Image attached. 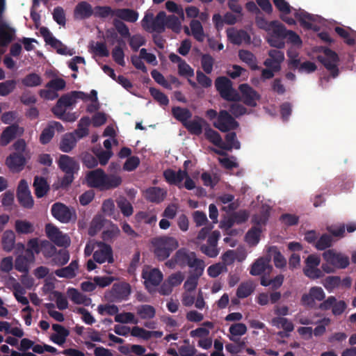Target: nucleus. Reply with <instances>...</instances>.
<instances>
[{
    "instance_id": "obj_38",
    "label": "nucleus",
    "mask_w": 356,
    "mask_h": 356,
    "mask_svg": "<svg viewBox=\"0 0 356 356\" xmlns=\"http://www.w3.org/2000/svg\"><path fill=\"white\" fill-rule=\"evenodd\" d=\"M269 258L273 257L276 268H282L286 266V261L276 246L270 247L268 249Z\"/></svg>"
},
{
    "instance_id": "obj_23",
    "label": "nucleus",
    "mask_w": 356,
    "mask_h": 356,
    "mask_svg": "<svg viewBox=\"0 0 356 356\" xmlns=\"http://www.w3.org/2000/svg\"><path fill=\"white\" fill-rule=\"evenodd\" d=\"M208 123L201 117L195 116L192 120H188L187 122L184 123V127L188 131L195 136H200L202 133L203 127H207Z\"/></svg>"
},
{
    "instance_id": "obj_43",
    "label": "nucleus",
    "mask_w": 356,
    "mask_h": 356,
    "mask_svg": "<svg viewBox=\"0 0 356 356\" xmlns=\"http://www.w3.org/2000/svg\"><path fill=\"white\" fill-rule=\"evenodd\" d=\"M204 136L206 139L213 143L214 145L221 147L222 145V138L220 134L211 129L209 125L204 127Z\"/></svg>"
},
{
    "instance_id": "obj_50",
    "label": "nucleus",
    "mask_w": 356,
    "mask_h": 356,
    "mask_svg": "<svg viewBox=\"0 0 356 356\" xmlns=\"http://www.w3.org/2000/svg\"><path fill=\"white\" fill-rule=\"evenodd\" d=\"M270 213L268 209L262 210L259 213L252 216L251 222L254 224L253 227H259L261 228L262 225H266Z\"/></svg>"
},
{
    "instance_id": "obj_8",
    "label": "nucleus",
    "mask_w": 356,
    "mask_h": 356,
    "mask_svg": "<svg viewBox=\"0 0 356 356\" xmlns=\"http://www.w3.org/2000/svg\"><path fill=\"white\" fill-rule=\"evenodd\" d=\"M213 127L222 132H228L238 127V122L226 110H220L217 120L213 123Z\"/></svg>"
},
{
    "instance_id": "obj_20",
    "label": "nucleus",
    "mask_w": 356,
    "mask_h": 356,
    "mask_svg": "<svg viewBox=\"0 0 356 356\" xmlns=\"http://www.w3.org/2000/svg\"><path fill=\"white\" fill-rule=\"evenodd\" d=\"M23 133L24 128L19 127L16 124H11L3 131L0 138V143L2 146H6L17 136H22Z\"/></svg>"
},
{
    "instance_id": "obj_19",
    "label": "nucleus",
    "mask_w": 356,
    "mask_h": 356,
    "mask_svg": "<svg viewBox=\"0 0 356 356\" xmlns=\"http://www.w3.org/2000/svg\"><path fill=\"white\" fill-rule=\"evenodd\" d=\"M100 249L93 253V259L99 264H103L106 261L108 263L113 262V250L110 245L104 242L99 243Z\"/></svg>"
},
{
    "instance_id": "obj_40",
    "label": "nucleus",
    "mask_w": 356,
    "mask_h": 356,
    "mask_svg": "<svg viewBox=\"0 0 356 356\" xmlns=\"http://www.w3.org/2000/svg\"><path fill=\"white\" fill-rule=\"evenodd\" d=\"M238 57L243 62L247 63L252 70L259 69V66L257 64V58L250 51L240 50L238 51Z\"/></svg>"
},
{
    "instance_id": "obj_45",
    "label": "nucleus",
    "mask_w": 356,
    "mask_h": 356,
    "mask_svg": "<svg viewBox=\"0 0 356 356\" xmlns=\"http://www.w3.org/2000/svg\"><path fill=\"white\" fill-rule=\"evenodd\" d=\"M270 31L269 35L278 36L280 38H286L287 31L285 26L277 20L270 22Z\"/></svg>"
},
{
    "instance_id": "obj_24",
    "label": "nucleus",
    "mask_w": 356,
    "mask_h": 356,
    "mask_svg": "<svg viewBox=\"0 0 356 356\" xmlns=\"http://www.w3.org/2000/svg\"><path fill=\"white\" fill-rule=\"evenodd\" d=\"M270 258L268 257H260L257 259L251 266L250 273L252 275H260L266 270L270 271L273 269L270 264Z\"/></svg>"
},
{
    "instance_id": "obj_17",
    "label": "nucleus",
    "mask_w": 356,
    "mask_h": 356,
    "mask_svg": "<svg viewBox=\"0 0 356 356\" xmlns=\"http://www.w3.org/2000/svg\"><path fill=\"white\" fill-rule=\"evenodd\" d=\"M268 58L264 60V65L275 72H280L281 70V65L284 60V52L277 49H270L268 51Z\"/></svg>"
},
{
    "instance_id": "obj_64",
    "label": "nucleus",
    "mask_w": 356,
    "mask_h": 356,
    "mask_svg": "<svg viewBox=\"0 0 356 356\" xmlns=\"http://www.w3.org/2000/svg\"><path fill=\"white\" fill-rule=\"evenodd\" d=\"M104 226V220L101 217H95L90 225L88 234L91 236H95Z\"/></svg>"
},
{
    "instance_id": "obj_41",
    "label": "nucleus",
    "mask_w": 356,
    "mask_h": 356,
    "mask_svg": "<svg viewBox=\"0 0 356 356\" xmlns=\"http://www.w3.org/2000/svg\"><path fill=\"white\" fill-rule=\"evenodd\" d=\"M120 233L119 227L116 225L112 224L108 228L103 231L102 238L106 243H112L118 237Z\"/></svg>"
},
{
    "instance_id": "obj_4",
    "label": "nucleus",
    "mask_w": 356,
    "mask_h": 356,
    "mask_svg": "<svg viewBox=\"0 0 356 356\" xmlns=\"http://www.w3.org/2000/svg\"><path fill=\"white\" fill-rule=\"evenodd\" d=\"M215 86L220 97L228 102H239V93L233 88L232 81L226 76L218 77L215 81Z\"/></svg>"
},
{
    "instance_id": "obj_56",
    "label": "nucleus",
    "mask_w": 356,
    "mask_h": 356,
    "mask_svg": "<svg viewBox=\"0 0 356 356\" xmlns=\"http://www.w3.org/2000/svg\"><path fill=\"white\" fill-rule=\"evenodd\" d=\"M214 64L213 58L208 54H202L201 56L202 68L206 74H211Z\"/></svg>"
},
{
    "instance_id": "obj_34",
    "label": "nucleus",
    "mask_w": 356,
    "mask_h": 356,
    "mask_svg": "<svg viewBox=\"0 0 356 356\" xmlns=\"http://www.w3.org/2000/svg\"><path fill=\"white\" fill-rule=\"evenodd\" d=\"M203 272L204 270H202L201 268H200L198 270H193L184 282V289L188 291H194L197 286L198 280L202 275Z\"/></svg>"
},
{
    "instance_id": "obj_30",
    "label": "nucleus",
    "mask_w": 356,
    "mask_h": 356,
    "mask_svg": "<svg viewBox=\"0 0 356 356\" xmlns=\"http://www.w3.org/2000/svg\"><path fill=\"white\" fill-rule=\"evenodd\" d=\"M35 194L38 198H41L47 195L49 191V185L47 179L43 177L35 176L33 181Z\"/></svg>"
},
{
    "instance_id": "obj_58",
    "label": "nucleus",
    "mask_w": 356,
    "mask_h": 356,
    "mask_svg": "<svg viewBox=\"0 0 356 356\" xmlns=\"http://www.w3.org/2000/svg\"><path fill=\"white\" fill-rule=\"evenodd\" d=\"M332 237L330 234H323L316 242L315 247L317 250H324L332 245Z\"/></svg>"
},
{
    "instance_id": "obj_16",
    "label": "nucleus",
    "mask_w": 356,
    "mask_h": 356,
    "mask_svg": "<svg viewBox=\"0 0 356 356\" xmlns=\"http://www.w3.org/2000/svg\"><path fill=\"white\" fill-rule=\"evenodd\" d=\"M238 88L241 92L240 101L248 106L255 107L257 101L260 99V95L247 83L241 84Z\"/></svg>"
},
{
    "instance_id": "obj_59",
    "label": "nucleus",
    "mask_w": 356,
    "mask_h": 356,
    "mask_svg": "<svg viewBox=\"0 0 356 356\" xmlns=\"http://www.w3.org/2000/svg\"><path fill=\"white\" fill-rule=\"evenodd\" d=\"M129 38V46L133 51H137L138 49L145 44L146 40L144 36L140 34H135L132 36L128 37Z\"/></svg>"
},
{
    "instance_id": "obj_48",
    "label": "nucleus",
    "mask_w": 356,
    "mask_h": 356,
    "mask_svg": "<svg viewBox=\"0 0 356 356\" xmlns=\"http://www.w3.org/2000/svg\"><path fill=\"white\" fill-rule=\"evenodd\" d=\"M254 287L251 282H245L240 284L236 291L238 298H245L254 291Z\"/></svg>"
},
{
    "instance_id": "obj_27",
    "label": "nucleus",
    "mask_w": 356,
    "mask_h": 356,
    "mask_svg": "<svg viewBox=\"0 0 356 356\" xmlns=\"http://www.w3.org/2000/svg\"><path fill=\"white\" fill-rule=\"evenodd\" d=\"M93 15V10L90 3L86 1L79 3L74 10V17L76 19H88Z\"/></svg>"
},
{
    "instance_id": "obj_54",
    "label": "nucleus",
    "mask_w": 356,
    "mask_h": 356,
    "mask_svg": "<svg viewBox=\"0 0 356 356\" xmlns=\"http://www.w3.org/2000/svg\"><path fill=\"white\" fill-rule=\"evenodd\" d=\"M52 261L57 266H64L70 259V254L66 250H60L52 257Z\"/></svg>"
},
{
    "instance_id": "obj_13",
    "label": "nucleus",
    "mask_w": 356,
    "mask_h": 356,
    "mask_svg": "<svg viewBox=\"0 0 356 356\" xmlns=\"http://www.w3.org/2000/svg\"><path fill=\"white\" fill-rule=\"evenodd\" d=\"M323 257L327 263L339 269H344L350 264L348 256L336 252L334 250H328L323 253Z\"/></svg>"
},
{
    "instance_id": "obj_7",
    "label": "nucleus",
    "mask_w": 356,
    "mask_h": 356,
    "mask_svg": "<svg viewBox=\"0 0 356 356\" xmlns=\"http://www.w3.org/2000/svg\"><path fill=\"white\" fill-rule=\"evenodd\" d=\"M131 291V286L129 283L118 282L113 284L106 297L111 302H119L127 300Z\"/></svg>"
},
{
    "instance_id": "obj_52",
    "label": "nucleus",
    "mask_w": 356,
    "mask_h": 356,
    "mask_svg": "<svg viewBox=\"0 0 356 356\" xmlns=\"http://www.w3.org/2000/svg\"><path fill=\"white\" fill-rule=\"evenodd\" d=\"M15 230L18 234H31L34 231L33 225L26 220H17L15 222Z\"/></svg>"
},
{
    "instance_id": "obj_37",
    "label": "nucleus",
    "mask_w": 356,
    "mask_h": 356,
    "mask_svg": "<svg viewBox=\"0 0 356 356\" xmlns=\"http://www.w3.org/2000/svg\"><path fill=\"white\" fill-rule=\"evenodd\" d=\"M2 248L7 252H11L15 243V234L12 230H6L2 236Z\"/></svg>"
},
{
    "instance_id": "obj_12",
    "label": "nucleus",
    "mask_w": 356,
    "mask_h": 356,
    "mask_svg": "<svg viewBox=\"0 0 356 356\" xmlns=\"http://www.w3.org/2000/svg\"><path fill=\"white\" fill-rule=\"evenodd\" d=\"M321 263L320 257L316 254H310L305 260V267L303 273L307 277L315 280L323 276L322 270L317 267Z\"/></svg>"
},
{
    "instance_id": "obj_21",
    "label": "nucleus",
    "mask_w": 356,
    "mask_h": 356,
    "mask_svg": "<svg viewBox=\"0 0 356 356\" xmlns=\"http://www.w3.org/2000/svg\"><path fill=\"white\" fill-rule=\"evenodd\" d=\"M6 163L13 172H19L24 169L26 159L23 154L14 152L7 157Z\"/></svg>"
},
{
    "instance_id": "obj_25",
    "label": "nucleus",
    "mask_w": 356,
    "mask_h": 356,
    "mask_svg": "<svg viewBox=\"0 0 356 356\" xmlns=\"http://www.w3.org/2000/svg\"><path fill=\"white\" fill-rule=\"evenodd\" d=\"M15 37V29L6 23L0 24V47H7Z\"/></svg>"
},
{
    "instance_id": "obj_2",
    "label": "nucleus",
    "mask_w": 356,
    "mask_h": 356,
    "mask_svg": "<svg viewBox=\"0 0 356 356\" xmlns=\"http://www.w3.org/2000/svg\"><path fill=\"white\" fill-rule=\"evenodd\" d=\"M154 253L159 261H164L179 246L176 238L172 236H161L153 239Z\"/></svg>"
},
{
    "instance_id": "obj_57",
    "label": "nucleus",
    "mask_w": 356,
    "mask_h": 356,
    "mask_svg": "<svg viewBox=\"0 0 356 356\" xmlns=\"http://www.w3.org/2000/svg\"><path fill=\"white\" fill-rule=\"evenodd\" d=\"M165 27L171 29L175 33H179L181 31V22L179 18L175 15H166Z\"/></svg>"
},
{
    "instance_id": "obj_61",
    "label": "nucleus",
    "mask_w": 356,
    "mask_h": 356,
    "mask_svg": "<svg viewBox=\"0 0 356 356\" xmlns=\"http://www.w3.org/2000/svg\"><path fill=\"white\" fill-rule=\"evenodd\" d=\"M149 93L153 98L161 106H167L169 104V99L167 95L155 88H149Z\"/></svg>"
},
{
    "instance_id": "obj_11",
    "label": "nucleus",
    "mask_w": 356,
    "mask_h": 356,
    "mask_svg": "<svg viewBox=\"0 0 356 356\" xmlns=\"http://www.w3.org/2000/svg\"><path fill=\"white\" fill-rule=\"evenodd\" d=\"M166 14L164 11H160L155 18L149 21L147 16L143 19V26L148 32L155 31L161 33L165 29Z\"/></svg>"
},
{
    "instance_id": "obj_62",
    "label": "nucleus",
    "mask_w": 356,
    "mask_h": 356,
    "mask_svg": "<svg viewBox=\"0 0 356 356\" xmlns=\"http://www.w3.org/2000/svg\"><path fill=\"white\" fill-rule=\"evenodd\" d=\"M40 252L47 258L52 257L56 252V248L51 242L42 241Z\"/></svg>"
},
{
    "instance_id": "obj_39",
    "label": "nucleus",
    "mask_w": 356,
    "mask_h": 356,
    "mask_svg": "<svg viewBox=\"0 0 356 356\" xmlns=\"http://www.w3.org/2000/svg\"><path fill=\"white\" fill-rule=\"evenodd\" d=\"M226 143L222 141L220 149L231 151L233 148L238 149L241 147L239 141L236 139V134L235 132H229L225 136Z\"/></svg>"
},
{
    "instance_id": "obj_6",
    "label": "nucleus",
    "mask_w": 356,
    "mask_h": 356,
    "mask_svg": "<svg viewBox=\"0 0 356 356\" xmlns=\"http://www.w3.org/2000/svg\"><path fill=\"white\" fill-rule=\"evenodd\" d=\"M52 216L62 223L74 222L77 216L76 211L72 207H68L61 202L54 203L51 208Z\"/></svg>"
},
{
    "instance_id": "obj_55",
    "label": "nucleus",
    "mask_w": 356,
    "mask_h": 356,
    "mask_svg": "<svg viewBox=\"0 0 356 356\" xmlns=\"http://www.w3.org/2000/svg\"><path fill=\"white\" fill-rule=\"evenodd\" d=\"M272 323L274 325L281 327L287 332H292L294 329L293 324L291 321L284 317H275L272 320Z\"/></svg>"
},
{
    "instance_id": "obj_36",
    "label": "nucleus",
    "mask_w": 356,
    "mask_h": 356,
    "mask_svg": "<svg viewBox=\"0 0 356 356\" xmlns=\"http://www.w3.org/2000/svg\"><path fill=\"white\" fill-rule=\"evenodd\" d=\"M172 114L173 117L179 121L184 126V123L188 121L192 117V113L186 108H181L180 106H175L172 108Z\"/></svg>"
},
{
    "instance_id": "obj_49",
    "label": "nucleus",
    "mask_w": 356,
    "mask_h": 356,
    "mask_svg": "<svg viewBox=\"0 0 356 356\" xmlns=\"http://www.w3.org/2000/svg\"><path fill=\"white\" fill-rule=\"evenodd\" d=\"M137 314L142 319H151L156 315L154 307L149 305H143L137 307Z\"/></svg>"
},
{
    "instance_id": "obj_51",
    "label": "nucleus",
    "mask_w": 356,
    "mask_h": 356,
    "mask_svg": "<svg viewBox=\"0 0 356 356\" xmlns=\"http://www.w3.org/2000/svg\"><path fill=\"white\" fill-rule=\"evenodd\" d=\"M323 286L329 292L341 286V277L339 276H327L323 282Z\"/></svg>"
},
{
    "instance_id": "obj_26",
    "label": "nucleus",
    "mask_w": 356,
    "mask_h": 356,
    "mask_svg": "<svg viewBox=\"0 0 356 356\" xmlns=\"http://www.w3.org/2000/svg\"><path fill=\"white\" fill-rule=\"evenodd\" d=\"M166 191L160 187L152 186L145 191V199L152 203H160L163 201Z\"/></svg>"
},
{
    "instance_id": "obj_60",
    "label": "nucleus",
    "mask_w": 356,
    "mask_h": 356,
    "mask_svg": "<svg viewBox=\"0 0 356 356\" xmlns=\"http://www.w3.org/2000/svg\"><path fill=\"white\" fill-rule=\"evenodd\" d=\"M113 60L119 65L124 67L125 65L124 52L123 48L120 46H115L111 52Z\"/></svg>"
},
{
    "instance_id": "obj_14",
    "label": "nucleus",
    "mask_w": 356,
    "mask_h": 356,
    "mask_svg": "<svg viewBox=\"0 0 356 356\" xmlns=\"http://www.w3.org/2000/svg\"><path fill=\"white\" fill-rule=\"evenodd\" d=\"M325 293L321 286H312L310 288L308 293H304L301 297V304L313 308L315 305V301H324Z\"/></svg>"
},
{
    "instance_id": "obj_15",
    "label": "nucleus",
    "mask_w": 356,
    "mask_h": 356,
    "mask_svg": "<svg viewBox=\"0 0 356 356\" xmlns=\"http://www.w3.org/2000/svg\"><path fill=\"white\" fill-rule=\"evenodd\" d=\"M45 232L49 239L59 247L67 246L70 245V238L63 234L58 228L51 224H47L45 227Z\"/></svg>"
},
{
    "instance_id": "obj_44",
    "label": "nucleus",
    "mask_w": 356,
    "mask_h": 356,
    "mask_svg": "<svg viewBox=\"0 0 356 356\" xmlns=\"http://www.w3.org/2000/svg\"><path fill=\"white\" fill-rule=\"evenodd\" d=\"M227 36L229 40L235 44H240L243 41L250 39V36L245 31H228Z\"/></svg>"
},
{
    "instance_id": "obj_63",
    "label": "nucleus",
    "mask_w": 356,
    "mask_h": 356,
    "mask_svg": "<svg viewBox=\"0 0 356 356\" xmlns=\"http://www.w3.org/2000/svg\"><path fill=\"white\" fill-rule=\"evenodd\" d=\"M17 198L20 205L26 209H31L33 207L34 201L31 193L25 194H17Z\"/></svg>"
},
{
    "instance_id": "obj_35",
    "label": "nucleus",
    "mask_w": 356,
    "mask_h": 356,
    "mask_svg": "<svg viewBox=\"0 0 356 356\" xmlns=\"http://www.w3.org/2000/svg\"><path fill=\"white\" fill-rule=\"evenodd\" d=\"M67 295L70 300L75 304H83L88 306L91 302V299L80 293L76 289L70 288L67 290Z\"/></svg>"
},
{
    "instance_id": "obj_46",
    "label": "nucleus",
    "mask_w": 356,
    "mask_h": 356,
    "mask_svg": "<svg viewBox=\"0 0 356 356\" xmlns=\"http://www.w3.org/2000/svg\"><path fill=\"white\" fill-rule=\"evenodd\" d=\"M41 76L36 73H30L22 79V83L26 87H36L42 84Z\"/></svg>"
},
{
    "instance_id": "obj_3",
    "label": "nucleus",
    "mask_w": 356,
    "mask_h": 356,
    "mask_svg": "<svg viewBox=\"0 0 356 356\" xmlns=\"http://www.w3.org/2000/svg\"><path fill=\"white\" fill-rule=\"evenodd\" d=\"M175 259L179 266H188L193 270H198L200 268L204 270L205 264L203 260L197 258L194 252H191L186 248L178 250L175 254Z\"/></svg>"
},
{
    "instance_id": "obj_33",
    "label": "nucleus",
    "mask_w": 356,
    "mask_h": 356,
    "mask_svg": "<svg viewBox=\"0 0 356 356\" xmlns=\"http://www.w3.org/2000/svg\"><path fill=\"white\" fill-rule=\"evenodd\" d=\"M78 261L73 260L69 266L56 270L54 273L59 277L74 278L76 276L75 271L78 269Z\"/></svg>"
},
{
    "instance_id": "obj_53",
    "label": "nucleus",
    "mask_w": 356,
    "mask_h": 356,
    "mask_svg": "<svg viewBox=\"0 0 356 356\" xmlns=\"http://www.w3.org/2000/svg\"><path fill=\"white\" fill-rule=\"evenodd\" d=\"M117 204L122 213L129 217L133 214L134 209L131 204L125 197H121L117 200Z\"/></svg>"
},
{
    "instance_id": "obj_5",
    "label": "nucleus",
    "mask_w": 356,
    "mask_h": 356,
    "mask_svg": "<svg viewBox=\"0 0 356 356\" xmlns=\"http://www.w3.org/2000/svg\"><path fill=\"white\" fill-rule=\"evenodd\" d=\"M320 49L323 52L324 55H318L317 60L330 71L333 78L337 77L339 75L338 65L339 58L338 54L328 47H321Z\"/></svg>"
},
{
    "instance_id": "obj_29",
    "label": "nucleus",
    "mask_w": 356,
    "mask_h": 356,
    "mask_svg": "<svg viewBox=\"0 0 356 356\" xmlns=\"http://www.w3.org/2000/svg\"><path fill=\"white\" fill-rule=\"evenodd\" d=\"M77 138L73 136V134H65L59 143V149L65 153L70 152L76 145Z\"/></svg>"
},
{
    "instance_id": "obj_31",
    "label": "nucleus",
    "mask_w": 356,
    "mask_h": 356,
    "mask_svg": "<svg viewBox=\"0 0 356 356\" xmlns=\"http://www.w3.org/2000/svg\"><path fill=\"white\" fill-rule=\"evenodd\" d=\"M115 17L120 20H124L128 22H136L138 19L137 11L130 8H116Z\"/></svg>"
},
{
    "instance_id": "obj_47",
    "label": "nucleus",
    "mask_w": 356,
    "mask_h": 356,
    "mask_svg": "<svg viewBox=\"0 0 356 356\" xmlns=\"http://www.w3.org/2000/svg\"><path fill=\"white\" fill-rule=\"evenodd\" d=\"M190 26L193 37L198 42H202L204 39V34L201 22L198 20L193 19L190 23Z\"/></svg>"
},
{
    "instance_id": "obj_42",
    "label": "nucleus",
    "mask_w": 356,
    "mask_h": 356,
    "mask_svg": "<svg viewBox=\"0 0 356 356\" xmlns=\"http://www.w3.org/2000/svg\"><path fill=\"white\" fill-rule=\"evenodd\" d=\"M261 228L259 227H252L245 236V241L252 246L256 245L260 240Z\"/></svg>"
},
{
    "instance_id": "obj_10",
    "label": "nucleus",
    "mask_w": 356,
    "mask_h": 356,
    "mask_svg": "<svg viewBox=\"0 0 356 356\" xmlns=\"http://www.w3.org/2000/svg\"><path fill=\"white\" fill-rule=\"evenodd\" d=\"M347 307L344 300H337L335 296H330L318 305V309L321 311H327L331 309L332 314L337 316L341 315Z\"/></svg>"
},
{
    "instance_id": "obj_22",
    "label": "nucleus",
    "mask_w": 356,
    "mask_h": 356,
    "mask_svg": "<svg viewBox=\"0 0 356 356\" xmlns=\"http://www.w3.org/2000/svg\"><path fill=\"white\" fill-rule=\"evenodd\" d=\"M142 277L145 280L146 288L149 290L150 286L159 285L163 280V274L159 269L153 268L149 271H143Z\"/></svg>"
},
{
    "instance_id": "obj_1",
    "label": "nucleus",
    "mask_w": 356,
    "mask_h": 356,
    "mask_svg": "<svg viewBox=\"0 0 356 356\" xmlns=\"http://www.w3.org/2000/svg\"><path fill=\"white\" fill-rule=\"evenodd\" d=\"M86 181L90 188L107 191L118 187L122 184V178L113 174L107 175L102 168H97L86 173Z\"/></svg>"
},
{
    "instance_id": "obj_32",
    "label": "nucleus",
    "mask_w": 356,
    "mask_h": 356,
    "mask_svg": "<svg viewBox=\"0 0 356 356\" xmlns=\"http://www.w3.org/2000/svg\"><path fill=\"white\" fill-rule=\"evenodd\" d=\"M295 17L299 21L300 25L307 29H312V22L315 21L314 15L309 14L304 10H296Z\"/></svg>"
},
{
    "instance_id": "obj_28",
    "label": "nucleus",
    "mask_w": 356,
    "mask_h": 356,
    "mask_svg": "<svg viewBox=\"0 0 356 356\" xmlns=\"http://www.w3.org/2000/svg\"><path fill=\"white\" fill-rule=\"evenodd\" d=\"M187 176L186 170H179L177 172L172 169H167L163 172V177L170 184L177 185L181 182Z\"/></svg>"
},
{
    "instance_id": "obj_18",
    "label": "nucleus",
    "mask_w": 356,
    "mask_h": 356,
    "mask_svg": "<svg viewBox=\"0 0 356 356\" xmlns=\"http://www.w3.org/2000/svg\"><path fill=\"white\" fill-rule=\"evenodd\" d=\"M59 168L65 174H75L79 170V163L67 154H61L58 160Z\"/></svg>"
},
{
    "instance_id": "obj_9",
    "label": "nucleus",
    "mask_w": 356,
    "mask_h": 356,
    "mask_svg": "<svg viewBox=\"0 0 356 356\" xmlns=\"http://www.w3.org/2000/svg\"><path fill=\"white\" fill-rule=\"evenodd\" d=\"M40 33L43 37L45 42L56 50V52L60 55L72 56L73 52L69 50L67 47L59 40L53 36L48 28L42 26L40 29Z\"/></svg>"
}]
</instances>
